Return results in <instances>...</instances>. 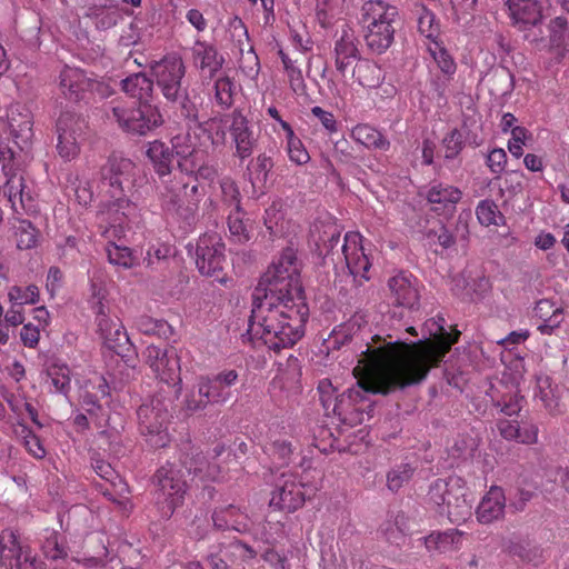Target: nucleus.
<instances>
[{"label": "nucleus", "mask_w": 569, "mask_h": 569, "mask_svg": "<svg viewBox=\"0 0 569 569\" xmlns=\"http://www.w3.org/2000/svg\"><path fill=\"white\" fill-rule=\"evenodd\" d=\"M390 521L397 528V532L389 533V542L400 545L409 535V518L403 512H398Z\"/></svg>", "instance_id": "13d9d810"}, {"label": "nucleus", "mask_w": 569, "mask_h": 569, "mask_svg": "<svg viewBox=\"0 0 569 569\" xmlns=\"http://www.w3.org/2000/svg\"><path fill=\"white\" fill-rule=\"evenodd\" d=\"M319 400L325 409L327 416H331L337 411L340 395H337V389L333 387L329 379H322L318 383Z\"/></svg>", "instance_id": "de8ad7c7"}, {"label": "nucleus", "mask_w": 569, "mask_h": 569, "mask_svg": "<svg viewBox=\"0 0 569 569\" xmlns=\"http://www.w3.org/2000/svg\"><path fill=\"white\" fill-rule=\"evenodd\" d=\"M180 465L186 469L188 475H192V481L198 479L200 481L211 480L217 481L221 475L220 467L216 463L208 461L207 457L202 455V450L187 440L180 445Z\"/></svg>", "instance_id": "f8f14e48"}, {"label": "nucleus", "mask_w": 569, "mask_h": 569, "mask_svg": "<svg viewBox=\"0 0 569 569\" xmlns=\"http://www.w3.org/2000/svg\"><path fill=\"white\" fill-rule=\"evenodd\" d=\"M549 43L560 52L567 50L568 21L563 17H556L548 24Z\"/></svg>", "instance_id": "37998d69"}, {"label": "nucleus", "mask_w": 569, "mask_h": 569, "mask_svg": "<svg viewBox=\"0 0 569 569\" xmlns=\"http://www.w3.org/2000/svg\"><path fill=\"white\" fill-rule=\"evenodd\" d=\"M506 496L501 487L491 486L482 497L476 509V517L480 523L489 525L503 518Z\"/></svg>", "instance_id": "6ab92c4d"}, {"label": "nucleus", "mask_w": 569, "mask_h": 569, "mask_svg": "<svg viewBox=\"0 0 569 569\" xmlns=\"http://www.w3.org/2000/svg\"><path fill=\"white\" fill-rule=\"evenodd\" d=\"M152 69L163 96L170 101H176L178 97V62L176 57H164Z\"/></svg>", "instance_id": "412c9836"}, {"label": "nucleus", "mask_w": 569, "mask_h": 569, "mask_svg": "<svg viewBox=\"0 0 569 569\" xmlns=\"http://www.w3.org/2000/svg\"><path fill=\"white\" fill-rule=\"evenodd\" d=\"M8 298L11 303L23 308L24 305H36L39 302L40 291L36 284H29L26 288L12 286L8 291Z\"/></svg>", "instance_id": "a18cd8bd"}, {"label": "nucleus", "mask_w": 569, "mask_h": 569, "mask_svg": "<svg viewBox=\"0 0 569 569\" xmlns=\"http://www.w3.org/2000/svg\"><path fill=\"white\" fill-rule=\"evenodd\" d=\"M433 339L407 343L403 341L387 342L378 349L402 375L398 386H412L425 380L431 368L438 367L451 347L458 342L460 331L446 330V319L437 316L426 322Z\"/></svg>", "instance_id": "f03ea898"}, {"label": "nucleus", "mask_w": 569, "mask_h": 569, "mask_svg": "<svg viewBox=\"0 0 569 569\" xmlns=\"http://www.w3.org/2000/svg\"><path fill=\"white\" fill-rule=\"evenodd\" d=\"M213 525L219 529L248 530L247 517L234 506L230 505L212 515Z\"/></svg>", "instance_id": "f704fd0d"}, {"label": "nucleus", "mask_w": 569, "mask_h": 569, "mask_svg": "<svg viewBox=\"0 0 569 569\" xmlns=\"http://www.w3.org/2000/svg\"><path fill=\"white\" fill-rule=\"evenodd\" d=\"M110 111L118 127L131 136H147L163 123L158 107L151 102L112 101Z\"/></svg>", "instance_id": "39448f33"}, {"label": "nucleus", "mask_w": 569, "mask_h": 569, "mask_svg": "<svg viewBox=\"0 0 569 569\" xmlns=\"http://www.w3.org/2000/svg\"><path fill=\"white\" fill-rule=\"evenodd\" d=\"M14 569H46V563L27 545L14 565Z\"/></svg>", "instance_id": "680f3d73"}, {"label": "nucleus", "mask_w": 569, "mask_h": 569, "mask_svg": "<svg viewBox=\"0 0 569 569\" xmlns=\"http://www.w3.org/2000/svg\"><path fill=\"white\" fill-rule=\"evenodd\" d=\"M527 138L528 130L525 127L512 128L508 150L515 158H520L523 154L522 147L526 144Z\"/></svg>", "instance_id": "bf43d9fd"}, {"label": "nucleus", "mask_w": 569, "mask_h": 569, "mask_svg": "<svg viewBox=\"0 0 569 569\" xmlns=\"http://www.w3.org/2000/svg\"><path fill=\"white\" fill-rule=\"evenodd\" d=\"M363 37L367 47L375 53L386 52L395 40V24H383L370 28H363Z\"/></svg>", "instance_id": "c85d7f7f"}, {"label": "nucleus", "mask_w": 569, "mask_h": 569, "mask_svg": "<svg viewBox=\"0 0 569 569\" xmlns=\"http://www.w3.org/2000/svg\"><path fill=\"white\" fill-rule=\"evenodd\" d=\"M463 536L465 532L458 529L432 531L423 538V543L426 549L431 553H451L461 548Z\"/></svg>", "instance_id": "b1692460"}, {"label": "nucleus", "mask_w": 569, "mask_h": 569, "mask_svg": "<svg viewBox=\"0 0 569 569\" xmlns=\"http://www.w3.org/2000/svg\"><path fill=\"white\" fill-rule=\"evenodd\" d=\"M186 137L181 154H191L198 148L203 147L209 142L211 133H208L207 122L203 124L198 119L186 122Z\"/></svg>", "instance_id": "c9c22d12"}, {"label": "nucleus", "mask_w": 569, "mask_h": 569, "mask_svg": "<svg viewBox=\"0 0 569 569\" xmlns=\"http://www.w3.org/2000/svg\"><path fill=\"white\" fill-rule=\"evenodd\" d=\"M486 163L493 174L500 176L505 171L507 164L506 151L501 148L492 149L487 156Z\"/></svg>", "instance_id": "0e129e2a"}, {"label": "nucleus", "mask_w": 569, "mask_h": 569, "mask_svg": "<svg viewBox=\"0 0 569 569\" xmlns=\"http://www.w3.org/2000/svg\"><path fill=\"white\" fill-rule=\"evenodd\" d=\"M389 300L396 307L413 309L419 305V282L411 273L399 272L388 280Z\"/></svg>", "instance_id": "2eb2a0df"}, {"label": "nucleus", "mask_w": 569, "mask_h": 569, "mask_svg": "<svg viewBox=\"0 0 569 569\" xmlns=\"http://www.w3.org/2000/svg\"><path fill=\"white\" fill-rule=\"evenodd\" d=\"M308 317L300 263L287 249L254 289L248 333L271 350L291 348L303 337Z\"/></svg>", "instance_id": "f257e3e1"}, {"label": "nucleus", "mask_w": 569, "mask_h": 569, "mask_svg": "<svg viewBox=\"0 0 569 569\" xmlns=\"http://www.w3.org/2000/svg\"><path fill=\"white\" fill-rule=\"evenodd\" d=\"M78 131H81V121L79 118L69 112L62 113L59 117L57 121V150L59 156L66 161H71L80 152L77 142Z\"/></svg>", "instance_id": "dca6fc26"}, {"label": "nucleus", "mask_w": 569, "mask_h": 569, "mask_svg": "<svg viewBox=\"0 0 569 569\" xmlns=\"http://www.w3.org/2000/svg\"><path fill=\"white\" fill-rule=\"evenodd\" d=\"M151 367L161 381L174 387L178 383V349L174 346L159 348Z\"/></svg>", "instance_id": "5701e85b"}, {"label": "nucleus", "mask_w": 569, "mask_h": 569, "mask_svg": "<svg viewBox=\"0 0 569 569\" xmlns=\"http://www.w3.org/2000/svg\"><path fill=\"white\" fill-rule=\"evenodd\" d=\"M319 472L305 470L301 475L288 472L281 473L274 482L269 506L274 510L288 513L301 508L307 499L318 491Z\"/></svg>", "instance_id": "20e7f679"}, {"label": "nucleus", "mask_w": 569, "mask_h": 569, "mask_svg": "<svg viewBox=\"0 0 569 569\" xmlns=\"http://www.w3.org/2000/svg\"><path fill=\"white\" fill-rule=\"evenodd\" d=\"M295 448L291 440L286 435L270 436L263 445V452L270 458L274 467L281 468L288 466L291 461Z\"/></svg>", "instance_id": "cd10ccee"}, {"label": "nucleus", "mask_w": 569, "mask_h": 569, "mask_svg": "<svg viewBox=\"0 0 569 569\" xmlns=\"http://www.w3.org/2000/svg\"><path fill=\"white\" fill-rule=\"evenodd\" d=\"M192 53L196 66L202 70L208 69L211 77L222 68L223 58L218 54L213 46L207 42L196 41Z\"/></svg>", "instance_id": "473e14b6"}, {"label": "nucleus", "mask_w": 569, "mask_h": 569, "mask_svg": "<svg viewBox=\"0 0 569 569\" xmlns=\"http://www.w3.org/2000/svg\"><path fill=\"white\" fill-rule=\"evenodd\" d=\"M156 503L163 517H171L178 503V468L168 462L161 466L154 475Z\"/></svg>", "instance_id": "9b49d317"}, {"label": "nucleus", "mask_w": 569, "mask_h": 569, "mask_svg": "<svg viewBox=\"0 0 569 569\" xmlns=\"http://www.w3.org/2000/svg\"><path fill=\"white\" fill-rule=\"evenodd\" d=\"M420 194L427 200L430 209L438 214H452L462 198V191L442 181H432Z\"/></svg>", "instance_id": "ddd939ff"}, {"label": "nucleus", "mask_w": 569, "mask_h": 569, "mask_svg": "<svg viewBox=\"0 0 569 569\" xmlns=\"http://www.w3.org/2000/svg\"><path fill=\"white\" fill-rule=\"evenodd\" d=\"M311 114L320 121L328 133L332 134L338 131V123L332 112L316 106L311 108Z\"/></svg>", "instance_id": "69168bd1"}, {"label": "nucleus", "mask_w": 569, "mask_h": 569, "mask_svg": "<svg viewBox=\"0 0 569 569\" xmlns=\"http://www.w3.org/2000/svg\"><path fill=\"white\" fill-rule=\"evenodd\" d=\"M335 64L337 70L345 74L349 66L356 60H360L357 38L350 30H343L340 38L335 43Z\"/></svg>", "instance_id": "393cba45"}, {"label": "nucleus", "mask_w": 569, "mask_h": 569, "mask_svg": "<svg viewBox=\"0 0 569 569\" xmlns=\"http://www.w3.org/2000/svg\"><path fill=\"white\" fill-rule=\"evenodd\" d=\"M509 18L520 30L538 26L542 20L543 0H507Z\"/></svg>", "instance_id": "f3484780"}, {"label": "nucleus", "mask_w": 569, "mask_h": 569, "mask_svg": "<svg viewBox=\"0 0 569 569\" xmlns=\"http://www.w3.org/2000/svg\"><path fill=\"white\" fill-rule=\"evenodd\" d=\"M341 250L349 272L360 280H369L371 262L365 251L361 234L358 232H347Z\"/></svg>", "instance_id": "4468645a"}, {"label": "nucleus", "mask_w": 569, "mask_h": 569, "mask_svg": "<svg viewBox=\"0 0 569 569\" xmlns=\"http://www.w3.org/2000/svg\"><path fill=\"white\" fill-rule=\"evenodd\" d=\"M429 54L432 57L440 73L447 77H455L457 71V63L449 51L439 41L426 43Z\"/></svg>", "instance_id": "4c0bfd02"}, {"label": "nucleus", "mask_w": 569, "mask_h": 569, "mask_svg": "<svg viewBox=\"0 0 569 569\" xmlns=\"http://www.w3.org/2000/svg\"><path fill=\"white\" fill-rule=\"evenodd\" d=\"M287 143V152L289 156V159L301 166L306 164L310 160L309 152L307 151L305 144L302 143L301 139L298 136H293L290 139L286 140Z\"/></svg>", "instance_id": "5fc2aeb1"}, {"label": "nucleus", "mask_w": 569, "mask_h": 569, "mask_svg": "<svg viewBox=\"0 0 569 569\" xmlns=\"http://www.w3.org/2000/svg\"><path fill=\"white\" fill-rule=\"evenodd\" d=\"M10 128L17 139L27 142L32 137V120L29 113L23 117L20 123H17L14 118L10 119Z\"/></svg>", "instance_id": "e2e57ef3"}, {"label": "nucleus", "mask_w": 569, "mask_h": 569, "mask_svg": "<svg viewBox=\"0 0 569 569\" xmlns=\"http://www.w3.org/2000/svg\"><path fill=\"white\" fill-rule=\"evenodd\" d=\"M98 326V331L102 339L109 343L114 340H119L120 336H126L122 332V326L112 321L109 316L100 317V319L96 320Z\"/></svg>", "instance_id": "6e6d98bb"}, {"label": "nucleus", "mask_w": 569, "mask_h": 569, "mask_svg": "<svg viewBox=\"0 0 569 569\" xmlns=\"http://www.w3.org/2000/svg\"><path fill=\"white\" fill-rule=\"evenodd\" d=\"M134 163L126 158L112 156L101 167V190L106 191L112 199L113 206L123 208L126 192L132 186Z\"/></svg>", "instance_id": "6e6552de"}, {"label": "nucleus", "mask_w": 569, "mask_h": 569, "mask_svg": "<svg viewBox=\"0 0 569 569\" xmlns=\"http://www.w3.org/2000/svg\"><path fill=\"white\" fill-rule=\"evenodd\" d=\"M122 90L132 99L134 102H150L153 90V82L144 73L138 72L131 74L121 81Z\"/></svg>", "instance_id": "7c9ffc66"}, {"label": "nucleus", "mask_w": 569, "mask_h": 569, "mask_svg": "<svg viewBox=\"0 0 569 569\" xmlns=\"http://www.w3.org/2000/svg\"><path fill=\"white\" fill-rule=\"evenodd\" d=\"M476 216L481 226H500L505 222V217L500 212L495 201L481 200L476 208Z\"/></svg>", "instance_id": "79ce46f5"}, {"label": "nucleus", "mask_w": 569, "mask_h": 569, "mask_svg": "<svg viewBox=\"0 0 569 569\" xmlns=\"http://www.w3.org/2000/svg\"><path fill=\"white\" fill-rule=\"evenodd\" d=\"M412 473L413 469L408 463H403L393 468L387 475L388 488L393 492L398 491L405 483L410 480Z\"/></svg>", "instance_id": "603ef678"}, {"label": "nucleus", "mask_w": 569, "mask_h": 569, "mask_svg": "<svg viewBox=\"0 0 569 569\" xmlns=\"http://www.w3.org/2000/svg\"><path fill=\"white\" fill-rule=\"evenodd\" d=\"M188 254L194 260L198 271L206 277L213 278L220 283L226 282L223 269L226 266V246L217 232H207L199 237L197 242L186 246Z\"/></svg>", "instance_id": "0eeeda50"}, {"label": "nucleus", "mask_w": 569, "mask_h": 569, "mask_svg": "<svg viewBox=\"0 0 569 569\" xmlns=\"http://www.w3.org/2000/svg\"><path fill=\"white\" fill-rule=\"evenodd\" d=\"M60 89L63 96L73 101L86 99L88 93L97 92L101 97L108 96V86L88 77L79 69L66 67L60 73Z\"/></svg>", "instance_id": "9d476101"}, {"label": "nucleus", "mask_w": 569, "mask_h": 569, "mask_svg": "<svg viewBox=\"0 0 569 569\" xmlns=\"http://www.w3.org/2000/svg\"><path fill=\"white\" fill-rule=\"evenodd\" d=\"M238 379L237 370L224 369L212 377H201L199 382L202 385V390L212 399V403H224L231 398L230 388L238 382Z\"/></svg>", "instance_id": "a211bd4d"}, {"label": "nucleus", "mask_w": 569, "mask_h": 569, "mask_svg": "<svg viewBox=\"0 0 569 569\" xmlns=\"http://www.w3.org/2000/svg\"><path fill=\"white\" fill-rule=\"evenodd\" d=\"M147 263L151 266L153 263L152 257L157 260H166L170 257H176L177 248L174 246L168 243H159L158 246H152L148 252Z\"/></svg>", "instance_id": "338daca9"}, {"label": "nucleus", "mask_w": 569, "mask_h": 569, "mask_svg": "<svg viewBox=\"0 0 569 569\" xmlns=\"http://www.w3.org/2000/svg\"><path fill=\"white\" fill-rule=\"evenodd\" d=\"M230 133L236 144V154L240 159H247L252 154L254 138L253 132L249 128V121L238 111L231 114Z\"/></svg>", "instance_id": "4be33fe9"}, {"label": "nucleus", "mask_w": 569, "mask_h": 569, "mask_svg": "<svg viewBox=\"0 0 569 569\" xmlns=\"http://www.w3.org/2000/svg\"><path fill=\"white\" fill-rule=\"evenodd\" d=\"M147 154L153 162L154 170L159 176L163 177L170 173L172 152L163 142L158 140L151 142Z\"/></svg>", "instance_id": "58836bf2"}, {"label": "nucleus", "mask_w": 569, "mask_h": 569, "mask_svg": "<svg viewBox=\"0 0 569 569\" xmlns=\"http://www.w3.org/2000/svg\"><path fill=\"white\" fill-rule=\"evenodd\" d=\"M279 56L291 90L297 94L305 93L306 82L300 68L297 66V60H292L283 50H279Z\"/></svg>", "instance_id": "a19ab883"}, {"label": "nucleus", "mask_w": 569, "mask_h": 569, "mask_svg": "<svg viewBox=\"0 0 569 569\" xmlns=\"http://www.w3.org/2000/svg\"><path fill=\"white\" fill-rule=\"evenodd\" d=\"M210 403H212V399L204 390H202V385L198 381L197 390H191L186 396L184 410L193 413L204 410Z\"/></svg>", "instance_id": "8fccbe9b"}, {"label": "nucleus", "mask_w": 569, "mask_h": 569, "mask_svg": "<svg viewBox=\"0 0 569 569\" xmlns=\"http://www.w3.org/2000/svg\"><path fill=\"white\" fill-rule=\"evenodd\" d=\"M350 137L367 149L387 151L390 141L375 127L368 123H359L351 129Z\"/></svg>", "instance_id": "c756f323"}, {"label": "nucleus", "mask_w": 569, "mask_h": 569, "mask_svg": "<svg viewBox=\"0 0 569 569\" xmlns=\"http://www.w3.org/2000/svg\"><path fill=\"white\" fill-rule=\"evenodd\" d=\"M59 537V532L53 529L43 531L40 549L49 560H60L68 556L67 548L60 542Z\"/></svg>", "instance_id": "ea45409f"}, {"label": "nucleus", "mask_w": 569, "mask_h": 569, "mask_svg": "<svg viewBox=\"0 0 569 569\" xmlns=\"http://www.w3.org/2000/svg\"><path fill=\"white\" fill-rule=\"evenodd\" d=\"M523 398L517 393L503 397L502 401L496 403L506 416H513L520 412Z\"/></svg>", "instance_id": "774afa93"}, {"label": "nucleus", "mask_w": 569, "mask_h": 569, "mask_svg": "<svg viewBox=\"0 0 569 569\" xmlns=\"http://www.w3.org/2000/svg\"><path fill=\"white\" fill-rule=\"evenodd\" d=\"M222 200L226 204L233 207L232 209L241 208L240 206V191L237 183L231 178H223L220 181Z\"/></svg>", "instance_id": "4d7b16f0"}, {"label": "nucleus", "mask_w": 569, "mask_h": 569, "mask_svg": "<svg viewBox=\"0 0 569 569\" xmlns=\"http://www.w3.org/2000/svg\"><path fill=\"white\" fill-rule=\"evenodd\" d=\"M48 376L57 391L67 393L70 389V369L66 365H51L48 369Z\"/></svg>", "instance_id": "3c124183"}, {"label": "nucleus", "mask_w": 569, "mask_h": 569, "mask_svg": "<svg viewBox=\"0 0 569 569\" xmlns=\"http://www.w3.org/2000/svg\"><path fill=\"white\" fill-rule=\"evenodd\" d=\"M418 31L423 36L428 43L437 41L439 36V24L436 21V17L431 11H423L418 20Z\"/></svg>", "instance_id": "864d4df0"}, {"label": "nucleus", "mask_w": 569, "mask_h": 569, "mask_svg": "<svg viewBox=\"0 0 569 569\" xmlns=\"http://www.w3.org/2000/svg\"><path fill=\"white\" fill-rule=\"evenodd\" d=\"M236 86L231 78L220 77L214 82V99L222 109H228L233 103Z\"/></svg>", "instance_id": "49530a36"}, {"label": "nucleus", "mask_w": 569, "mask_h": 569, "mask_svg": "<svg viewBox=\"0 0 569 569\" xmlns=\"http://www.w3.org/2000/svg\"><path fill=\"white\" fill-rule=\"evenodd\" d=\"M363 353L365 358L360 361L363 366H357L353 369L357 386L340 395L337 411L331 413L341 423L350 427L362 423L365 416L369 417L367 409L371 410V403L367 399V393L388 395L407 387L398 386L402 375L385 359L386 357L378 348L368 346Z\"/></svg>", "instance_id": "7ed1b4c3"}, {"label": "nucleus", "mask_w": 569, "mask_h": 569, "mask_svg": "<svg viewBox=\"0 0 569 569\" xmlns=\"http://www.w3.org/2000/svg\"><path fill=\"white\" fill-rule=\"evenodd\" d=\"M106 251L111 264L123 269H130L134 266L136 258L130 248L109 241Z\"/></svg>", "instance_id": "c03bdc74"}, {"label": "nucleus", "mask_w": 569, "mask_h": 569, "mask_svg": "<svg viewBox=\"0 0 569 569\" xmlns=\"http://www.w3.org/2000/svg\"><path fill=\"white\" fill-rule=\"evenodd\" d=\"M180 183H182L184 197L190 198L186 203V216L183 220L188 227H192L198 220L197 211L199 202L204 196V187L198 182L196 177H192L189 173L180 176Z\"/></svg>", "instance_id": "bb28decb"}, {"label": "nucleus", "mask_w": 569, "mask_h": 569, "mask_svg": "<svg viewBox=\"0 0 569 569\" xmlns=\"http://www.w3.org/2000/svg\"><path fill=\"white\" fill-rule=\"evenodd\" d=\"M241 208L231 209L227 217L229 238L234 243L244 244L251 239L252 227Z\"/></svg>", "instance_id": "72a5a7b5"}, {"label": "nucleus", "mask_w": 569, "mask_h": 569, "mask_svg": "<svg viewBox=\"0 0 569 569\" xmlns=\"http://www.w3.org/2000/svg\"><path fill=\"white\" fill-rule=\"evenodd\" d=\"M429 498L440 508V513L447 515L452 523L465 522L472 515V506L467 499V488L459 477L437 479L430 487Z\"/></svg>", "instance_id": "423d86ee"}, {"label": "nucleus", "mask_w": 569, "mask_h": 569, "mask_svg": "<svg viewBox=\"0 0 569 569\" xmlns=\"http://www.w3.org/2000/svg\"><path fill=\"white\" fill-rule=\"evenodd\" d=\"M398 17L397 7L382 0H370L362 6L360 22L362 28L395 24Z\"/></svg>", "instance_id": "aec40b11"}, {"label": "nucleus", "mask_w": 569, "mask_h": 569, "mask_svg": "<svg viewBox=\"0 0 569 569\" xmlns=\"http://www.w3.org/2000/svg\"><path fill=\"white\" fill-rule=\"evenodd\" d=\"M453 77H447L443 73H432L429 79L428 92H421L419 103L421 108L427 107L431 101H446L447 90Z\"/></svg>", "instance_id": "e433bc0d"}, {"label": "nucleus", "mask_w": 569, "mask_h": 569, "mask_svg": "<svg viewBox=\"0 0 569 569\" xmlns=\"http://www.w3.org/2000/svg\"><path fill=\"white\" fill-rule=\"evenodd\" d=\"M352 77L361 87L369 89L378 88L385 79L382 69L368 59L359 60L356 63Z\"/></svg>", "instance_id": "2f4dec72"}, {"label": "nucleus", "mask_w": 569, "mask_h": 569, "mask_svg": "<svg viewBox=\"0 0 569 569\" xmlns=\"http://www.w3.org/2000/svg\"><path fill=\"white\" fill-rule=\"evenodd\" d=\"M38 230L30 221H20L16 231L17 248L19 250H28L34 248L38 243Z\"/></svg>", "instance_id": "09e8293b"}, {"label": "nucleus", "mask_w": 569, "mask_h": 569, "mask_svg": "<svg viewBox=\"0 0 569 569\" xmlns=\"http://www.w3.org/2000/svg\"><path fill=\"white\" fill-rule=\"evenodd\" d=\"M442 143L446 151V158L453 159L462 150L463 141L461 132L458 129L451 130L443 138Z\"/></svg>", "instance_id": "052dcab7"}, {"label": "nucleus", "mask_w": 569, "mask_h": 569, "mask_svg": "<svg viewBox=\"0 0 569 569\" xmlns=\"http://www.w3.org/2000/svg\"><path fill=\"white\" fill-rule=\"evenodd\" d=\"M27 545L21 541L17 530L2 529L0 531V566L4 569H14L17 560Z\"/></svg>", "instance_id": "a878e982"}, {"label": "nucleus", "mask_w": 569, "mask_h": 569, "mask_svg": "<svg viewBox=\"0 0 569 569\" xmlns=\"http://www.w3.org/2000/svg\"><path fill=\"white\" fill-rule=\"evenodd\" d=\"M137 416L140 432L148 437L150 445L154 448L166 447L169 442L167 425L170 415L164 403L159 399H152L138 408Z\"/></svg>", "instance_id": "1a4fd4ad"}]
</instances>
